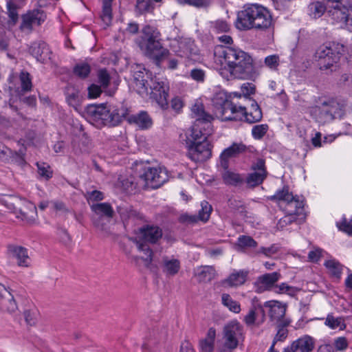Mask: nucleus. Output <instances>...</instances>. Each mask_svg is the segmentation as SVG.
Listing matches in <instances>:
<instances>
[{"instance_id": "nucleus-55", "label": "nucleus", "mask_w": 352, "mask_h": 352, "mask_svg": "<svg viewBox=\"0 0 352 352\" xmlns=\"http://www.w3.org/2000/svg\"><path fill=\"white\" fill-rule=\"evenodd\" d=\"M241 91L243 97L245 100H249V96L254 94L255 92V87L252 83L245 82L241 85Z\"/></svg>"}, {"instance_id": "nucleus-12", "label": "nucleus", "mask_w": 352, "mask_h": 352, "mask_svg": "<svg viewBox=\"0 0 352 352\" xmlns=\"http://www.w3.org/2000/svg\"><path fill=\"white\" fill-rule=\"evenodd\" d=\"M141 178L145 185L151 188H157L168 180V170L164 167H149L145 169Z\"/></svg>"}, {"instance_id": "nucleus-62", "label": "nucleus", "mask_w": 352, "mask_h": 352, "mask_svg": "<svg viewBox=\"0 0 352 352\" xmlns=\"http://www.w3.org/2000/svg\"><path fill=\"white\" fill-rule=\"evenodd\" d=\"M86 197L88 201H97L102 200L104 199V195L100 191L92 190L87 192Z\"/></svg>"}, {"instance_id": "nucleus-28", "label": "nucleus", "mask_w": 352, "mask_h": 352, "mask_svg": "<svg viewBox=\"0 0 352 352\" xmlns=\"http://www.w3.org/2000/svg\"><path fill=\"white\" fill-rule=\"evenodd\" d=\"M284 210L286 214H292L294 216H300L304 214V199L297 195L294 196L284 205Z\"/></svg>"}, {"instance_id": "nucleus-64", "label": "nucleus", "mask_w": 352, "mask_h": 352, "mask_svg": "<svg viewBox=\"0 0 352 352\" xmlns=\"http://www.w3.org/2000/svg\"><path fill=\"white\" fill-rule=\"evenodd\" d=\"M36 311H35L25 310L24 311V317L27 324L30 326L35 324L36 322Z\"/></svg>"}, {"instance_id": "nucleus-52", "label": "nucleus", "mask_w": 352, "mask_h": 352, "mask_svg": "<svg viewBox=\"0 0 352 352\" xmlns=\"http://www.w3.org/2000/svg\"><path fill=\"white\" fill-rule=\"evenodd\" d=\"M7 8L8 16L10 18L8 25L9 27H12L15 25L18 21V13L16 12V8L14 7V5L12 3L8 2L7 3Z\"/></svg>"}, {"instance_id": "nucleus-2", "label": "nucleus", "mask_w": 352, "mask_h": 352, "mask_svg": "<svg viewBox=\"0 0 352 352\" xmlns=\"http://www.w3.org/2000/svg\"><path fill=\"white\" fill-rule=\"evenodd\" d=\"M88 113L92 120L98 124L107 126H116L119 124L123 118H127L131 124H135L142 130H147L151 128L153 120L151 116L146 111L128 116V109L123 105L119 106L102 104L100 105H91L88 109Z\"/></svg>"}, {"instance_id": "nucleus-61", "label": "nucleus", "mask_w": 352, "mask_h": 352, "mask_svg": "<svg viewBox=\"0 0 352 352\" xmlns=\"http://www.w3.org/2000/svg\"><path fill=\"white\" fill-rule=\"evenodd\" d=\"M118 212L123 221H126L135 215V212L129 207L119 206L118 208Z\"/></svg>"}, {"instance_id": "nucleus-37", "label": "nucleus", "mask_w": 352, "mask_h": 352, "mask_svg": "<svg viewBox=\"0 0 352 352\" xmlns=\"http://www.w3.org/2000/svg\"><path fill=\"white\" fill-rule=\"evenodd\" d=\"M294 195L289 192L288 187H283V189L278 190L270 197L271 200L277 201L280 206L288 202Z\"/></svg>"}, {"instance_id": "nucleus-15", "label": "nucleus", "mask_w": 352, "mask_h": 352, "mask_svg": "<svg viewBox=\"0 0 352 352\" xmlns=\"http://www.w3.org/2000/svg\"><path fill=\"white\" fill-rule=\"evenodd\" d=\"M186 148L188 157L196 163L206 161L212 155L211 146L208 141H204L201 144H193L187 146Z\"/></svg>"}, {"instance_id": "nucleus-10", "label": "nucleus", "mask_w": 352, "mask_h": 352, "mask_svg": "<svg viewBox=\"0 0 352 352\" xmlns=\"http://www.w3.org/2000/svg\"><path fill=\"white\" fill-rule=\"evenodd\" d=\"M223 338L226 348L235 349L244 340L243 327L236 320L230 322L223 328Z\"/></svg>"}, {"instance_id": "nucleus-56", "label": "nucleus", "mask_w": 352, "mask_h": 352, "mask_svg": "<svg viewBox=\"0 0 352 352\" xmlns=\"http://www.w3.org/2000/svg\"><path fill=\"white\" fill-rule=\"evenodd\" d=\"M296 217L292 214H286L283 218L280 219L278 223L277 228L278 229H284L287 225L291 224L295 221Z\"/></svg>"}, {"instance_id": "nucleus-26", "label": "nucleus", "mask_w": 352, "mask_h": 352, "mask_svg": "<svg viewBox=\"0 0 352 352\" xmlns=\"http://www.w3.org/2000/svg\"><path fill=\"white\" fill-rule=\"evenodd\" d=\"M170 46L175 54L180 57L192 58L195 54L193 43L187 39L174 41Z\"/></svg>"}, {"instance_id": "nucleus-34", "label": "nucleus", "mask_w": 352, "mask_h": 352, "mask_svg": "<svg viewBox=\"0 0 352 352\" xmlns=\"http://www.w3.org/2000/svg\"><path fill=\"white\" fill-rule=\"evenodd\" d=\"M324 266L327 269L329 273L331 275V276L340 279L341 274L343 270V265H341L338 261L336 259H329L325 261L324 263Z\"/></svg>"}, {"instance_id": "nucleus-25", "label": "nucleus", "mask_w": 352, "mask_h": 352, "mask_svg": "<svg viewBox=\"0 0 352 352\" xmlns=\"http://www.w3.org/2000/svg\"><path fill=\"white\" fill-rule=\"evenodd\" d=\"M264 307L269 309V315L271 320L279 322L283 319L286 312V305L277 300L267 301Z\"/></svg>"}, {"instance_id": "nucleus-8", "label": "nucleus", "mask_w": 352, "mask_h": 352, "mask_svg": "<svg viewBox=\"0 0 352 352\" xmlns=\"http://www.w3.org/2000/svg\"><path fill=\"white\" fill-rule=\"evenodd\" d=\"M151 91H148L149 98L156 102V104L162 109H166L168 107V97L169 91V85L166 79L162 78H151L149 85Z\"/></svg>"}, {"instance_id": "nucleus-1", "label": "nucleus", "mask_w": 352, "mask_h": 352, "mask_svg": "<svg viewBox=\"0 0 352 352\" xmlns=\"http://www.w3.org/2000/svg\"><path fill=\"white\" fill-rule=\"evenodd\" d=\"M213 64L219 74L227 80L252 79L256 76L252 56L237 47L216 45L213 50Z\"/></svg>"}, {"instance_id": "nucleus-49", "label": "nucleus", "mask_w": 352, "mask_h": 352, "mask_svg": "<svg viewBox=\"0 0 352 352\" xmlns=\"http://www.w3.org/2000/svg\"><path fill=\"white\" fill-rule=\"evenodd\" d=\"M38 173L40 177L45 179H49L52 177V170L49 165L45 163H36Z\"/></svg>"}, {"instance_id": "nucleus-9", "label": "nucleus", "mask_w": 352, "mask_h": 352, "mask_svg": "<svg viewBox=\"0 0 352 352\" xmlns=\"http://www.w3.org/2000/svg\"><path fill=\"white\" fill-rule=\"evenodd\" d=\"M328 14L335 23L352 32V5L348 1L329 6Z\"/></svg>"}, {"instance_id": "nucleus-63", "label": "nucleus", "mask_w": 352, "mask_h": 352, "mask_svg": "<svg viewBox=\"0 0 352 352\" xmlns=\"http://www.w3.org/2000/svg\"><path fill=\"white\" fill-rule=\"evenodd\" d=\"M322 250L314 248L308 254V258L311 262H318L322 256Z\"/></svg>"}, {"instance_id": "nucleus-29", "label": "nucleus", "mask_w": 352, "mask_h": 352, "mask_svg": "<svg viewBox=\"0 0 352 352\" xmlns=\"http://www.w3.org/2000/svg\"><path fill=\"white\" fill-rule=\"evenodd\" d=\"M195 274L199 282L208 283L215 278L217 273L214 267L206 265L197 267Z\"/></svg>"}, {"instance_id": "nucleus-50", "label": "nucleus", "mask_w": 352, "mask_h": 352, "mask_svg": "<svg viewBox=\"0 0 352 352\" xmlns=\"http://www.w3.org/2000/svg\"><path fill=\"white\" fill-rule=\"evenodd\" d=\"M268 125L266 124L255 125L252 127V135L254 139L262 138L268 130Z\"/></svg>"}, {"instance_id": "nucleus-24", "label": "nucleus", "mask_w": 352, "mask_h": 352, "mask_svg": "<svg viewBox=\"0 0 352 352\" xmlns=\"http://www.w3.org/2000/svg\"><path fill=\"white\" fill-rule=\"evenodd\" d=\"M250 148L242 142H234L229 147L225 148L221 154V164L224 168L227 166V161L229 158L235 157L246 153Z\"/></svg>"}, {"instance_id": "nucleus-47", "label": "nucleus", "mask_w": 352, "mask_h": 352, "mask_svg": "<svg viewBox=\"0 0 352 352\" xmlns=\"http://www.w3.org/2000/svg\"><path fill=\"white\" fill-rule=\"evenodd\" d=\"M201 209L199 211L198 219L200 221L206 222L208 220L212 211L211 206L207 201H202L201 204Z\"/></svg>"}, {"instance_id": "nucleus-13", "label": "nucleus", "mask_w": 352, "mask_h": 352, "mask_svg": "<svg viewBox=\"0 0 352 352\" xmlns=\"http://www.w3.org/2000/svg\"><path fill=\"white\" fill-rule=\"evenodd\" d=\"M148 72L142 66L137 65L133 67L131 86L143 98L148 96Z\"/></svg>"}, {"instance_id": "nucleus-54", "label": "nucleus", "mask_w": 352, "mask_h": 352, "mask_svg": "<svg viewBox=\"0 0 352 352\" xmlns=\"http://www.w3.org/2000/svg\"><path fill=\"white\" fill-rule=\"evenodd\" d=\"M265 65L270 69L276 70L279 65V56L278 55H270L265 58Z\"/></svg>"}, {"instance_id": "nucleus-7", "label": "nucleus", "mask_w": 352, "mask_h": 352, "mask_svg": "<svg viewBox=\"0 0 352 352\" xmlns=\"http://www.w3.org/2000/svg\"><path fill=\"white\" fill-rule=\"evenodd\" d=\"M191 116L195 118V124L184 134H181L180 135L182 141L185 142L186 146L208 141L207 134L201 130L199 125L201 123H206L208 127L213 120L212 116L206 113L204 105L199 102L195 103L192 107Z\"/></svg>"}, {"instance_id": "nucleus-30", "label": "nucleus", "mask_w": 352, "mask_h": 352, "mask_svg": "<svg viewBox=\"0 0 352 352\" xmlns=\"http://www.w3.org/2000/svg\"><path fill=\"white\" fill-rule=\"evenodd\" d=\"M231 100L229 99L228 93L224 90H220L214 94L212 98V104L216 109V116H217L221 110L228 104Z\"/></svg>"}, {"instance_id": "nucleus-44", "label": "nucleus", "mask_w": 352, "mask_h": 352, "mask_svg": "<svg viewBox=\"0 0 352 352\" xmlns=\"http://www.w3.org/2000/svg\"><path fill=\"white\" fill-rule=\"evenodd\" d=\"M90 72V66L86 63H78L74 68V74L80 78H87L89 76Z\"/></svg>"}, {"instance_id": "nucleus-39", "label": "nucleus", "mask_w": 352, "mask_h": 352, "mask_svg": "<svg viewBox=\"0 0 352 352\" xmlns=\"http://www.w3.org/2000/svg\"><path fill=\"white\" fill-rule=\"evenodd\" d=\"M236 246L238 250H241L248 248H255L257 246V243L250 236L241 235L237 239Z\"/></svg>"}, {"instance_id": "nucleus-18", "label": "nucleus", "mask_w": 352, "mask_h": 352, "mask_svg": "<svg viewBox=\"0 0 352 352\" xmlns=\"http://www.w3.org/2000/svg\"><path fill=\"white\" fill-rule=\"evenodd\" d=\"M315 346L314 339L308 336H303L294 340L283 352H311Z\"/></svg>"}, {"instance_id": "nucleus-31", "label": "nucleus", "mask_w": 352, "mask_h": 352, "mask_svg": "<svg viewBox=\"0 0 352 352\" xmlns=\"http://www.w3.org/2000/svg\"><path fill=\"white\" fill-rule=\"evenodd\" d=\"M216 330L211 327L208 329L206 336L199 342L200 352H212L214 350Z\"/></svg>"}, {"instance_id": "nucleus-17", "label": "nucleus", "mask_w": 352, "mask_h": 352, "mask_svg": "<svg viewBox=\"0 0 352 352\" xmlns=\"http://www.w3.org/2000/svg\"><path fill=\"white\" fill-rule=\"evenodd\" d=\"M162 236V230L158 226H144L138 229L137 236L138 238L143 242L155 243Z\"/></svg>"}, {"instance_id": "nucleus-16", "label": "nucleus", "mask_w": 352, "mask_h": 352, "mask_svg": "<svg viewBox=\"0 0 352 352\" xmlns=\"http://www.w3.org/2000/svg\"><path fill=\"white\" fill-rule=\"evenodd\" d=\"M91 208L92 211L94 212L96 214L100 216H105L107 218H111L114 213L112 207L108 203H99L92 204L91 206ZM103 221L104 219L102 217H100L97 220L94 221V224L98 230L108 233L109 230Z\"/></svg>"}, {"instance_id": "nucleus-33", "label": "nucleus", "mask_w": 352, "mask_h": 352, "mask_svg": "<svg viewBox=\"0 0 352 352\" xmlns=\"http://www.w3.org/2000/svg\"><path fill=\"white\" fill-rule=\"evenodd\" d=\"M155 8V6L152 0H136L135 12L137 15L151 14Z\"/></svg>"}, {"instance_id": "nucleus-6", "label": "nucleus", "mask_w": 352, "mask_h": 352, "mask_svg": "<svg viewBox=\"0 0 352 352\" xmlns=\"http://www.w3.org/2000/svg\"><path fill=\"white\" fill-rule=\"evenodd\" d=\"M222 120H245L249 123L259 122L263 117L262 111L257 102L252 101L251 107L248 111L245 107L231 100L217 116Z\"/></svg>"}, {"instance_id": "nucleus-23", "label": "nucleus", "mask_w": 352, "mask_h": 352, "mask_svg": "<svg viewBox=\"0 0 352 352\" xmlns=\"http://www.w3.org/2000/svg\"><path fill=\"white\" fill-rule=\"evenodd\" d=\"M8 254L14 259L16 260L17 265L19 267H28L30 265V257L28 250L23 247L9 245L8 246Z\"/></svg>"}, {"instance_id": "nucleus-42", "label": "nucleus", "mask_w": 352, "mask_h": 352, "mask_svg": "<svg viewBox=\"0 0 352 352\" xmlns=\"http://www.w3.org/2000/svg\"><path fill=\"white\" fill-rule=\"evenodd\" d=\"M326 9L324 5L320 1L314 2L309 6V14L315 19L320 17L324 13Z\"/></svg>"}, {"instance_id": "nucleus-51", "label": "nucleus", "mask_w": 352, "mask_h": 352, "mask_svg": "<svg viewBox=\"0 0 352 352\" xmlns=\"http://www.w3.org/2000/svg\"><path fill=\"white\" fill-rule=\"evenodd\" d=\"M45 45V44L44 43H33L29 49L30 54L38 60H41L43 50Z\"/></svg>"}, {"instance_id": "nucleus-59", "label": "nucleus", "mask_w": 352, "mask_h": 352, "mask_svg": "<svg viewBox=\"0 0 352 352\" xmlns=\"http://www.w3.org/2000/svg\"><path fill=\"white\" fill-rule=\"evenodd\" d=\"M179 3H188L189 5L195 6V7H206L208 6L211 0H176Z\"/></svg>"}, {"instance_id": "nucleus-35", "label": "nucleus", "mask_w": 352, "mask_h": 352, "mask_svg": "<svg viewBox=\"0 0 352 352\" xmlns=\"http://www.w3.org/2000/svg\"><path fill=\"white\" fill-rule=\"evenodd\" d=\"M221 303L228 308L230 311L239 314L241 311L240 303L234 300L230 294L223 293L221 294Z\"/></svg>"}, {"instance_id": "nucleus-38", "label": "nucleus", "mask_w": 352, "mask_h": 352, "mask_svg": "<svg viewBox=\"0 0 352 352\" xmlns=\"http://www.w3.org/2000/svg\"><path fill=\"white\" fill-rule=\"evenodd\" d=\"M113 0H104L101 19L107 26L109 25L112 21L111 2Z\"/></svg>"}, {"instance_id": "nucleus-21", "label": "nucleus", "mask_w": 352, "mask_h": 352, "mask_svg": "<svg viewBox=\"0 0 352 352\" xmlns=\"http://www.w3.org/2000/svg\"><path fill=\"white\" fill-rule=\"evenodd\" d=\"M248 274L246 270H234L227 278L221 280V285L231 288L240 287L245 283Z\"/></svg>"}, {"instance_id": "nucleus-58", "label": "nucleus", "mask_w": 352, "mask_h": 352, "mask_svg": "<svg viewBox=\"0 0 352 352\" xmlns=\"http://www.w3.org/2000/svg\"><path fill=\"white\" fill-rule=\"evenodd\" d=\"M98 80L103 88H107L110 80V76L106 69H100L98 74Z\"/></svg>"}, {"instance_id": "nucleus-48", "label": "nucleus", "mask_w": 352, "mask_h": 352, "mask_svg": "<svg viewBox=\"0 0 352 352\" xmlns=\"http://www.w3.org/2000/svg\"><path fill=\"white\" fill-rule=\"evenodd\" d=\"M230 29V25L223 20H217L212 25V31L217 34L228 32Z\"/></svg>"}, {"instance_id": "nucleus-53", "label": "nucleus", "mask_w": 352, "mask_h": 352, "mask_svg": "<svg viewBox=\"0 0 352 352\" xmlns=\"http://www.w3.org/2000/svg\"><path fill=\"white\" fill-rule=\"evenodd\" d=\"M190 77L197 82H204L206 78V72L199 68H194L190 72Z\"/></svg>"}, {"instance_id": "nucleus-45", "label": "nucleus", "mask_w": 352, "mask_h": 352, "mask_svg": "<svg viewBox=\"0 0 352 352\" xmlns=\"http://www.w3.org/2000/svg\"><path fill=\"white\" fill-rule=\"evenodd\" d=\"M223 179L226 184L230 185H237L243 182V178L239 174L228 170L223 173Z\"/></svg>"}, {"instance_id": "nucleus-60", "label": "nucleus", "mask_w": 352, "mask_h": 352, "mask_svg": "<svg viewBox=\"0 0 352 352\" xmlns=\"http://www.w3.org/2000/svg\"><path fill=\"white\" fill-rule=\"evenodd\" d=\"M170 107L176 113H179L184 107V100L182 98L175 96L170 101Z\"/></svg>"}, {"instance_id": "nucleus-5", "label": "nucleus", "mask_w": 352, "mask_h": 352, "mask_svg": "<svg viewBox=\"0 0 352 352\" xmlns=\"http://www.w3.org/2000/svg\"><path fill=\"white\" fill-rule=\"evenodd\" d=\"M317 104L310 109L311 116L320 123L331 122L336 118H341L344 115L346 104L343 100L333 98L319 97Z\"/></svg>"}, {"instance_id": "nucleus-22", "label": "nucleus", "mask_w": 352, "mask_h": 352, "mask_svg": "<svg viewBox=\"0 0 352 352\" xmlns=\"http://www.w3.org/2000/svg\"><path fill=\"white\" fill-rule=\"evenodd\" d=\"M0 309L2 311L12 313L17 309L16 303L12 294L7 287L0 283Z\"/></svg>"}, {"instance_id": "nucleus-19", "label": "nucleus", "mask_w": 352, "mask_h": 352, "mask_svg": "<svg viewBox=\"0 0 352 352\" xmlns=\"http://www.w3.org/2000/svg\"><path fill=\"white\" fill-rule=\"evenodd\" d=\"M280 277L281 275L278 272L267 273L259 276L254 284L256 287V291L258 292H263L266 290L272 289Z\"/></svg>"}, {"instance_id": "nucleus-36", "label": "nucleus", "mask_w": 352, "mask_h": 352, "mask_svg": "<svg viewBox=\"0 0 352 352\" xmlns=\"http://www.w3.org/2000/svg\"><path fill=\"white\" fill-rule=\"evenodd\" d=\"M324 324L331 329H339L344 330L346 328L344 318L343 317H334L333 314L327 316Z\"/></svg>"}, {"instance_id": "nucleus-3", "label": "nucleus", "mask_w": 352, "mask_h": 352, "mask_svg": "<svg viewBox=\"0 0 352 352\" xmlns=\"http://www.w3.org/2000/svg\"><path fill=\"white\" fill-rule=\"evenodd\" d=\"M235 25L240 30H267L273 25L272 17L263 6L252 4L238 12Z\"/></svg>"}, {"instance_id": "nucleus-14", "label": "nucleus", "mask_w": 352, "mask_h": 352, "mask_svg": "<svg viewBox=\"0 0 352 352\" xmlns=\"http://www.w3.org/2000/svg\"><path fill=\"white\" fill-rule=\"evenodd\" d=\"M47 19L46 13L41 9L36 8L28 11L21 16L20 30L30 32L34 25H41Z\"/></svg>"}, {"instance_id": "nucleus-41", "label": "nucleus", "mask_w": 352, "mask_h": 352, "mask_svg": "<svg viewBox=\"0 0 352 352\" xmlns=\"http://www.w3.org/2000/svg\"><path fill=\"white\" fill-rule=\"evenodd\" d=\"M274 292L277 294H285L290 296H294L299 292V289L296 287L289 285L286 283H282L275 286Z\"/></svg>"}, {"instance_id": "nucleus-43", "label": "nucleus", "mask_w": 352, "mask_h": 352, "mask_svg": "<svg viewBox=\"0 0 352 352\" xmlns=\"http://www.w3.org/2000/svg\"><path fill=\"white\" fill-rule=\"evenodd\" d=\"M265 177L266 170H254V173L250 174V175L248 176L247 182L250 186H256L262 183Z\"/></svg>"}, {"instance_id": "nucleus-57", "label": "nucleus", "mask_w": 352, "mask_h": 352, "mask_svg": "<svg viewBox=\"0 0 352 352\" xmlns=\"http://www.w3.org/2000/svg\"><path fill=\"white\" fill-rule=\"evenodd\" d=\"M336 226L340 230L352 235V220L347 221L344 218L340 221L337 222Z\"/></svg>"}, {"instance_id": "nucleus-46", "label": "nucleus", "mask_w": 352, "mask_h": 352, "mask_svg": "<svg viewBox=\"0 0 352 352\" xmlns=\"http://www.w3.org/2000/svg\"><path fill=\"white\" fill-rule=\"evenodd\" d=\"M19 78L21 81V90L24 92L31 91L32 84L30 74L27 72H21Z\"/></svg>"}, {"instance_id": "nucleus-27", "label": "nucleus", "mask_w": 352, "mask_h": 352, "mask_svg": "<svg viewBox=\"0 0 352 352\" xmlns=\"http://www.w3.org/2000/svg\"><path fill=\"white\" fill-rule=\"evenodd\" d=\"M162 270L166 276H174L180 270L181 263L174 256H164L162 258Z\"/></svg>"}, {"instance_id": "nucleus-20", "label": "nucleus", "mask_w": 352, "mask_h": 352, "mask_svg": "<svg viewBox=\"0 0 352 352\" xmlns=\"http://www.w3.org/2000/svg\"><path fill=\"white\" fill-rule=\"evenodd\" d=\"M20 201L22 206L16 212V217L20 218L28 223H34L37 217L36 206L25 199H21Z\"/></svg>"}, {"instance_id": "nucleus-4", "label": "nucleus", "mask_w": 352, "mask_h": 352, "mask_svg": "<svg viewBox=\"0 0 352 352\" xmlns=\"http://www.w3.org/2000/svg\"><path fill=\"white\" fill-rule=\"evenodd\" d=\"M142 34L137 41L139 47L146 56L160 65L169 56V51L160 42V33L154 28L148 25L142 29Z\"/></svg>"}, {"instance_id": "nucleus-40", "label": "nucleus", "mask_w": 352, "mask_h": 352, "mask_svg": "<svg viewBox=\"0 0 352 352\" xmlns=\"http://www.w3.org/2000/svg\"><path fill=\"white\" fill-rule=\"evenodd\" d=\"M66 99L69 105L76 108L80 101L79 91L73 87H68L66 91Z\"/></svg>"}, {"instance_id": "nucleus-11", "label": "nucleus", "mask_w": 352, "mask_h": 352, "mask_svg": "<svg viewBox=\"0 0 352 352\" xmlns=\"http://www.w3.org/2000/svg\"><path fill=\"white\" fill-rule=\"evenodd\" d=\"M316 56L321 70L336 69L340 56V53L336 52L331 46L324 45L320 46L316 51Z\"/></svg>"}, {"instance_id": "nucleus-32", "label": "nucleus", "mask_w": 352, "mask_h": 352, "mask_svg": "<svg viewBox=\"0 0 352 352\" xmlns=\"http://www.w3.org/2000/svg\"><path fill=\"white\" fill-rule=\"evenodd\" d=\"M129 240L135 244L139 252H142L145 256L142 257L143 261L146 265H149L153 262V251L145 242L138 240V238L130 237Z\"/></svg>"}]
</instances>
